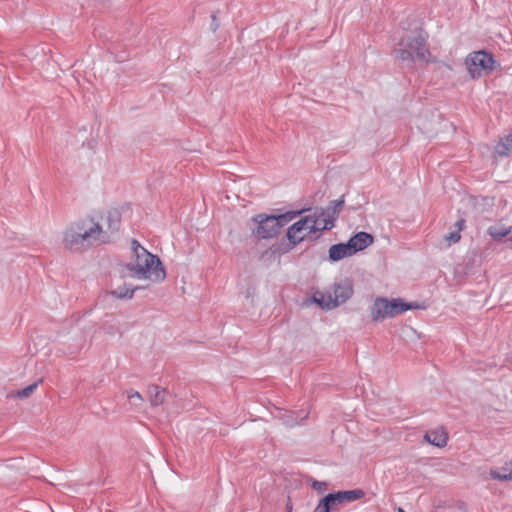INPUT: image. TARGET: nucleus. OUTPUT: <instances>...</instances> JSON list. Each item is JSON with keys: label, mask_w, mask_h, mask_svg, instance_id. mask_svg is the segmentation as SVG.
I'll use <instances>...</instances> for the list:
<instances>
[{"label": "nucleus", "mask_w": 512, "mask_h": 512, "mask_svg": "<svg viewBox=\"0 0 512 512\" xmlns=\"http://www.w3.org/2000/svg\"><path fill=\"white\" fill-rule=\"evenodd\" d=\"M109 242L108 232L93 218L80 219L70 224L63 234L64 248L71 252H83Z\"/></svg>", "instance_id": "obj_1"}, {"label": "nucleus", "mask_w": 512, "mask_h": 512, "mask_svg": "<svg viewBox=\"0 0 512 512\" xmlns=\"http://www.w3.org/2000/svg\"><path fill=\"white\" fill-rule=\"evenodd\" d=\"M131 249L132 258L124 265L126 276L156 283L165 280L166 271L157 255L150 253L135 239L131 241Z\"/></svg>", "instance_id": "obj_2"}, {"label": "nucleus", "mask_w": 512, "mask_h": 512, "mask_svg": "<svg viewBox=\"0 0 512 512\" xmlns=\"http://www.w3.org/2000/svg\"><path fill=\"white\" fill-rule=\"evenodd\" d=\"M326 213L321 210L319 213H314L302 217L297 222L293 223L287 229L288 244L283 248L278 247L274 249L276 253H287L301 243L306 237H312L318 232L330 230L334 227V219L325 217Z\"/></svg>", "instance_id": "obj_3"}, {"label": "nucleus", "mask_w": 512, "mask_h": 512, "mask_svg": "<svg viewBox=\"0 0 512 512\" xmlns=\"http://www.w3.org/2000/svg\"><path fill=\"white\" fill-rule=\"evenodd\" d=\"M427 41L428 34L426 32L414 31L399 40L398 47L393 50V55L403 62L429 63L432 54Z\"/></svg>", "instance_id": "obj_4"}, {"label": "nucleus", "mask_w": 512, "mask_h": 512, "mask_svg": "<svg viewBox=\"0 0 512 512\" xmlns=\"http://www.w3.org/2000/svg\"><path fill=\"white\" fill-rule=\"evenodd\" d=\"M304 211L306 210L288 211L278 216L257 214L252 217V221L257 225L252 234L258 239L274 238L285 224L295 219Z\"/></svg>", "instance_id": "obj_5"}, {"label": "nucleus", "mask_w": 512, "mask_h": 512, "mask_svg": "<svg viewBox=\"0 0 512 512\" xmlns=\"http://www.w3.org/2000/svg\"><path fill=\"white\" fill-rule=\"evenodd\" d=\"M353 295V285L346 279L336 283L332 290L319 292L314 296V301L323 309H333L345 303Z\"/></svg>", "instance_id": "obj_6"}, {"label": "nucleus", "mask_w": 512, "mask_h": 512, "mask_svg": "<svg viewBox=\"0 0 512 512\" xmlns=\"http://www.w3.org/2000/svg\"><path fill=\"white\" fill-rule=\"evenodd\" d=\"M494 62L495 61L492 54L484 50L473 52L467 58V63L470 64L469 70L472 74H474V70L472 67H478L485 70H492Z\"/></svg>", "instance_id": "obj_7"}, {"label": "nucleus", "mask_w": 512, "mask_h": 512, "mask_svg": "<svg viewBox=\"0 0 512 512\" xmlns=\"http://www.w3.org/2000/svg\"><path fill=\"white\" fill-rule=\"evenodd\" d=\"M371 316L374 321H382L391 318V310L389 309L388 299L377 298L371 308Z\"/></svg>", "instance_id": "obj_8"}, {"label": "nucleus", "mask_w": 512, "mask_h": 512, "mask_svg": "<svg viewBox=\"0 0 512 512\" xmlns=\"http://www.w3.org/2000/svg\"><path fill=\"white\" fill-rule=\"evenodd\" d=\"M373 236L367 232H358L354 236H352L348 242L352 249V252L356 254L357 252L364 250L368 246L373 243Z\"/></svg>", "instance_id": "obj_9"}, {"label": "nucleus", "mask_w": 512, "mask_h": 512, "mask_svg": "<svg viewBox=\"0 0 512 512\" xmlns=\"http://www.w3.org/2000/svg\"><path fill=\"white\" fill-rule=\"evenodd\" d=\"M364 495L365 492L361 489L338 491L335 493H329L327 501L338 500V502L342 503L353 502L364 497Z\"/></svg>", "instance_id": "obj_10"}, {"label": "nucleus", "mask_w": 512, "mask_h": 512, "mask_svg": "<svg viewBox=\"0 0 512 512\" xmlns=\"http://www.w3.org/2000/svg\"><path fill=\"white\" fill-rule=\"evenodd\" d=\"M352 255H354V253L352 252L349 242L338 243V244L332 245L329 248V259L333 262L342 260V259H344L346 257H350Z\"/></svg>", "instance_id": "obj_11"}, {"label": "nucleus", "mask_w": 512, "mask_h": 512, "mask_svg": "<svg viewBox=\"0 0 512 512\" xmlns=\"http://www.w3.org/2000/svg\"><path fill=\"white\" fill-rule=\"evenodd\" d=\"M490 477L498 481H511L512 480V460L506 462L500 468L490 469Z\"/></svg>", "instance_id": "obj_12"}, {"label": "nucleus", "mask_w": 512, "mask_h": 512, "mask_svg": "<svg viewBox=\"0 0 512 512\" xmlns=\"http://www.w3.org/2000/svg\"><path fill=\"white\" fill-rule=\"evenodd\" d=\"M425 439L434 446L444 447L448 441V434L443 430H431L426 432Z\"/></svg>", "instance_id": "obj_13"}, {"label": "nucleus", "mask_w": 512, "mask_h": 512, "mask_svg": "<svg viewBox=\"0 0 512 512\" xmlns=\"http://www.w3.org/2000/svg\"><path fill=\"white\" fill-rule=\"evenodd\" d=\"M388 303H389V309L391 310V317L402 314V313L414 308V306L412 304H408L400 298L388 300Z\"/></svg>", "instance_id": "obj_14"}, {"label": "nucleus", "mask_w": 512, "mask_h": 512, "mask_svg": "<svg viewBox=\"0 0 512 512\" xmlns=\"http://www.w3.org/2000/svg\"><path fill=\"white\" fill-rule=\"evenodd\" d=\"M106 222L108 228L104 229V231H107L109 236L111 237V234L117 232L120 228L121 216L117 211H110L107 213Z\"/></svg>", "instance_id": "obj_15"}, {"label": "nucleus", "mask_w": 512, "mask_h": 512, "mask_svg": "<svg viewBox=\"0 0 512 512\" xmlns=\"http://www.w3.org/2000/svg\"><path fill=\"white\" fill-rule=\"evenodd\" d=\"M456 230L450 232L448 235L445 236V240L447 241V246H451L452 244L458 243L461 239L460 232L465 227V219L460 218L455 223Z\"/></svg>", "instance_id": "obj_16"}, {"label": "nucleus", "mask_w": 512, "mask_h": 512, "mask_svg": "<svg viewBox=\"0 0 512 512\" xmlns=\"http://www.w3.org/2000/svg\"><path fill=\"white\" fill-rule=\"evenodd\" d=\"M138 287L124 284L111 291V295L117 299H132Z\"/></svg>", "instance_id": "obj_17"}, {"label": "nucleus", "mask_w": 512, "mask_h": 512, "mask_svg": "<svg viewBox=\"0 0 512 512\" xmlns=\"http://www.w3.org/2000/svg\"><path fill=\"white\" fill-rule=\"evenodd\" d=\"M328 494L322 498L313 512H334L338 509V506L343 504L342 502H338V500L327 501Z\"/></svg>", "instance_id": "obj_18"}, {"label": "nucleus", "mask_w": 512, "mask_h": 512, "mask_svg": "<svg viewBox=\"0 0 512 512\" xmlns=\"http://www.w3.org/2000/svg\"><path fill=\"white\" fill-rule=\"evenodd\" d=\"M496 152L500 156H512V132L500 140L496 146Z\"/></svg>", "instance_id": "obj_19"}, {"label": "nucleus", "mask_w": 512, "mask_h": 512, "mask_svg": "<svg viewBox=\"0 0 512 512\" xmlns=\"http://www.w3.org/2000/svg\"><path fill=\"white\" fill-rule=\"evenodd\" d=\"M308 417V413H305L304 416H302L299 420V416L294 411H285L281 415V420L286 426L293 427L298 424H300L303 420H305Z\"/></svg>", "instance_id": "obj_20"}, {"label": "nucleus", "mask_w": 512, "mask_h": 512, "mask_svg": "<svg viewBox=\"0 0 512 512\" xmlns=\"http://www.w3.org/2000/svg\"><path fill=\"white\" fill-rule=\"evenodd\" d=\"M150 403L152 406L161 405L164 402L166 391L159 386H151L149 388Z\"/></svg>", "instance_id": "obj_21"}, {"label": "nucleus", "mask_w": 512, "mask_h": 512, "mask_svg": "<svg viewBox=\"0 0 512 512\" xmlns=\"http://www.w3.org/2000/svg\"><path fill=\"white\" fill-rule=\"evenodd\" d=\"M510 229L504 227H490L488 230L489 235L495 240H501L506 237Z\"/></svg>", "instance_id": "obj_22"}, {"label": "nucleus", "mask_w": 512, "mask_h": 512, "mask_svg": "<svg viewBox=\"0 0 512 512\" xmlns=\"http://www.w3.org/2000/svg\"><path fill=\"white\" fill-rule=\"evenodd\" d=\"M37 386H38V382H35L21 390H18L16 393V396L20 399L28 398L34 392V390L37 388Z\"/></svg>", "instance_id": "obj_23"}, {"label": "nucleus", "mask_w": 512, "mask_h": 512, "mask_svg": "<svg viewBox=\"0 0 512 512\" xmlns=\"http://www.w3.org/2000/svg\"><path fill=\"white\" fill-rule=\"evenodd\" d=\"M127 397L129 400L133 401L134 399H137L138 401H143V398L141 396V394L135 390H129L127 392Z\"/></svg>", "instance_id": "obj_24"}, {"label": "nucleus", "mask_w": 512, "mask_h": 512, "mask_svg": "<svg viewBox=\"0 0 512 512\" xmlns=\"http://www.w3.org/2000/svg\"><path fill=\"white\" fill-rule=\"evenodd\" d=\"M312 487L315 489H318L319 491H323L326 488V483L320 482V481H314L312 484Z\"/></svg>", "instance_id": "obj_25"}, {"label": "nucleus", "mask_w": 512, "mask_h": 512, "mask_svg": "<svg viewBox=\"0 0 512 512\" xmlns=\"http://www.w3.org/2000/svg\"><path fill=\"white\" fill-rule=\"evenodd\" d=\"M334 204H335V208H341L344 204V200H342V199L336 200V201H334Z\"/></svg>", "instance_id": "obj_26"}, {"label": "nucleus", "mask_w": 512, "mask_h": 512, "mask_svg": "<svg viewBox=\"0 0 512 512\" xmlns=\"http://www.w3.org/2000/svg\"><path fill=\"white\" fill-rule=\"evenodd\" d=\"M398 512H405L402 508H398Z\"/></svg>", "instance_id": "obj_27"}]
</instances>
